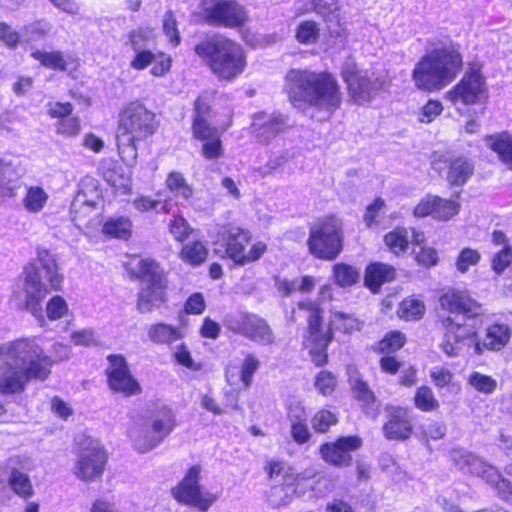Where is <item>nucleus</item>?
I'll return each instance as SVG.
<instances>
[{
	"label": "nucleus",
	"mask_w": 512,
	"mask_h": 512,
	"mask_svg": "<svg viewBox=\"0 0 512 512\" xmlns=\"http://www.w3.org/2000/svg\"><path fill=\"white\" fill-rule=\"evenodd\" d=\"M284 90L295 107L308 104L329 114L342 100L336 79L327 72L291 69L285 76Z\"/></svg>",
	"instance_id": "nucleus-2"
},
{
	"label": "nucleus",
	"mask_w": 512,
	"mask_h": 512,
	"mask_svg": "<svg viewBox=\"0 0 512 512\" xmlns=\"http://www.w3.org/2000/svg\"><path fill=\"white\" fill-rule=\"evenodd\" d=\"M451 458L460 470L485 479L497 491L501 499L512 503V482L504 479L497 469L462 449H454L451 452Z\"/></svg>",
	"instance_id": "nucleus-10"
},
{
	"label": "nucleus",
	"mask_w": 512,
	"mask_h": 512,
	"mask_svg": "<svg viewBox=\"0 0 512 512\" xmlns=\"http://www.w3.org/2000/svg\"><path fill=\"white\" fill-rule=\"evenodd\" d=\"M46 316L51 321L59 320L65 317L69 312L66 300L59 295L51 297L46 303Z\"/></svg>",
	"instance_id": "nucleus-48"
},
{
	"label": "nucleus",
	"mask_w": 512,
	"mask_h": 512,
	"mask_svg": "<svg viewBox=\"0 0 512 512\" xmlns=\"http://www.w3.org/2000/svg\"><path fill=\"white\" fill-rule=\"evenodd\" d=\"M486 143L500 160L512 170V136L502 133L486 137Z\"/></svg>",
	"instance_id": "nucleus-35"
},
{
	"label": "nucleus",
	"mask_w": 512,
	"mask_h": 512,
	"mask_svg": "<svg viewBox=\"0 0 512 512\" xmlns=\"http://www.w3.org/2000/svg\"><path fill=\"white\" fill-rule=\"evenodd\" d=\"M192 129L194 137L201 142L220 136L219 130L215 127H212L208 123L207 119H194Z\"/></svg>",
	"instance_id": "nucleus-53"
},
{
	"label": "nucleus",
	"mask_w": 512,
	"mask_h": 512,
	"mask_svg": "<svg viewBox=\"0 0 512 512\" xmlns=\"http://www.w3.org/2000/svg\"><path fill=\"white\" fill-rule=\"evenodd\" d=\"M404 343L405 336L401 332H390L378 343V350L381 353H393L402 348Z\"/></svg>",
	"instance_id": "nucleus-55"
},
{
	"label": "nucleus",
	"mask_w": 512,
	"mask_h": 512,
	"mask_svg": "<svg viewBox=\"0 0 512 512\" xmlns=\"http://www.w3.org/2000/svg\"><path fill=\"white\" fill-rule=\"evenodd\" d=\"M169 231L176 241L183 242L193 232V228L187 220L180 215H175L169 222Z\"/></svg>",
	"instance_id": "nucleus-50"
},
{
	"label": "nucleus",
	"mask_w": 512,
	"mask_h": 512,
	"mask_svg": "<svg viewBox=\"0 0 512 512\" xmlns=\"http://www.w3.org/2000/svg\"><path fill=\"white\" fill-rule=\"evenodd\" d=\"M166 185L170 192L185 201L190 199L193 194L192 187L179 172H171L166 179Z\"/></svg>",
	"instance_id": "nucleus-40"
},
{
	"label": "nucleus",
	"mask_w": 512,
	"mask_h": 512,
	"mask_svg": "<svg viewBox=\"0 0 512 512\" xmlns=\"http://www.w3.org/2000/svg\"><path fill=\"white\" fill-rule=\"evenodd\" d=\"M69 345L56 342L48 355L41 337H24L0 345V395L24 392L31 380L45 381L55 363L68 360Z\"/></svg>",
	"instance_id": "nucleus-1"
},
{
	"label": "nucleus",
	"mask_w": 512,
	"mask_h": 512,
	"mask_svg": "<svg viewBox=\"0 0 512 512\" xmlns=\"http://www.w3.org/2000/svg\"><path fill=\"white\" fill-rule=\"evenodd\" d=\"M384 435L390 440H406L412 433V426L404 411L394 412L383 427Z\"/></svg>",
	"instance_id": "nucleus-29"
},
{
	"label": "nucleus",
	"mask_w": 512,
	"mask_h": 512,
	"mask_svg": "<svg viewBox=\"0 0 512 512\" xmlns=\"http://www.w3.org/2000/svg\"><path fill=\"white\" fill-rule=\"evenodd\" d=\"M342 77L348 86L351 97L358 104L369 102L374 92L381 86L378 80L371 81L367 73L359 72L355 62L351 59L344 63Z\"/></svg>",
	"instance_id": "nucleus-21"
},
{
	"label": "nucleus",
	"mask_w": 512,
	"mask_h": 512,
	"mask_svg": "<svg viewBox=\"0 0 512 512\" xmlns=\"http://www.w3.org/2000/svg\"><path fill=\"white\" fill-rule=\"evenodd\" d=\"M107 462V454L102 444L91 437H84L73 467L74 475L86 482L100 478Z\"/></svg>",
	"instance_id": "nucleus-13"
},
{
	"label": "nucleus",
	"mask_w": 512,
	"mask_h": 512,
	"mask_svg": "<svg viewBox=\"0 0 512 512\" xmlns=\"http://www.w3.org/2000/svg\"><path fill=\"white\" fill-rule=\"evenodd\" d=\"M424 311L425 305L423 301L410 297L401 302L398 314L405 320H417L423 316Z\"/></svg>",
	"instance_id": "nucleus-44"
},
{
	"label": "nucleus",
	"mask_w": 512,
	"mask_h": 512,
	"mask_svg": "<svg viewBox=\"0 0 512 512\" xmlns=\"http://www.w3.org/2000/svg\"><path fill=\"white\" fill-rule=\"evenodd\" d=\"M175 414L172 409L163 407L157 411L152 420L142 428L130 431L134 448L146 453L157 447L174 429Z\"/></svg>",
	"instance_id": "nucleus-11"
},
{
	"label": "nucleus",
	"mask_w": 512,
	"mask_h": 512,
	"mask_svg": "<svg viewBox=\"0 0 512 512\" xmlns=\"http://www.w3.org/2000/svg\"><path fill=\"white\" fill-rule=\"evenodd\" d=\"M17 177L12 165L0 160V194L2 196L11 195L12 189L10 183Z\"/></svg>",
	"instance_id": "nucleus-57"
},
{
	"label": "nucleus",
	"mask_w": 512,
	"mask_h": 512,
	"mask_svg": "<svg viewBox=\"0 0 512 512\" xmlns=\"http://www.w3.org/2000/svg\"><path fill=\"white\" fill-rule=\"evenodd\" d=\"M460 205L457 201L446 200L437 197V204L435 206L434 218L438 220H448L455 216L459 211Z\"/></svg>",
	"instance_id": "nucleus-52"
},
{
	"label": "nucleus",
	"mask_w": 512,
	"mask_h": 512,
	"mask_svg": "<svg viewBox=\"0 0 512 512\" xmlns=\"http://www.w3.org/2000/svg\"><path fill=\"white\" fill-rule=\"evenodd\" d=\"M359 271L350 265L338 263L333 266L335 282L341 287H348L355 284L359 279Z\"/></svg>",
	"instance_id": "nucleus-43"
},
{
	"label": "nucleus",
	"mask_w": 512,
	"mask_h": 512,
	"mask_svg": "<svg viewBox=\"0 0 512 512\" xmlns=\"http://www.w3.org/2000/svg\"><path fill=\"white\" fill-rule=\"evenodd\" d=\"M88 185L92 187L90 195L81 188L74 197L70 207L71 219L78 227L81 226L86 218L92 217L93 212L96 211L100 202V196L94 180H89Z\"/></svg>",
	"instance_id": "nucleus-25"
},
{
	"label": "nucleus",
	"mask_w": 512,
	"mask_h": 512,
	"mask_svg": "<svg viewBox=\"0 0 512 512\" xmlns=\"http://www.w3.org/2000/svg\"><path fill=\"white\" fill-rule=\"evenodd\" d=\"M205 20L226 28H237L247 21L246 10L235 0H203Z\"/></svg>",
	"instance_id": "nucleus-18"
},
{
	"label": "nucleus",
	"mask_w": 512,
	"mask_h": 512,
	"mask_svg": "<svg viewBox=\"0 0 512 512\" xmlns=\"http://www.w3.org/2000/svg\"><path fill=\"white\" fill-rule=\"evenodd\" d=\"M337 422V415L328 409H320L311 419L312 428L318 433L327 432Z\"/></svg>",
	"instance_id": "nucleus-46"
},
{
	"label": "nucleus",
	"mask_w": 512,
	"mask_h": 512,
	"mask_svg": "<svg viewBox=\"0 0 512 512\" xmlns=\"http://www.w3.org/2000/svg\"><path fill=\"white\" fill-rule=\"evenodd\" d=\"M307 244L314 257L334 260L342 251V221L336 216H326L318 220L310 228Z\"/></svg>",
	"instance_id": "nucleus-8"
},
{
	"label": "nucleus",
	"mask_w": 512,
	"mask_h": 512,
	"mask_svg": "<svg viewBox=\"0 0 512 512\" xmlns=\"http://www.w3.org/2000/svg\"><path fill=\"white\" fill-rule=\"evenodd\" d=\"M179 257L184 263L197 267L206 261L208 248L203 241H190L182 246Z\"/></svg>",
	"instance_id": "nucleus-34"
},
{
	"label": "nucleus",
	"mask_w": 512,
	"mask_h": 512,
	"mask_svg": "<svg viewBox=\"0 0 512 512\" xmlns=\"http://www.w3.org/2000/svg\"><path fill=\"white\" fill-rule=\"evenodd\" d=\"M443 311L450 314H462L466 318H476L482 314V305L473 299L466 290L449 289L439 298Z\"/></svg>",
	"instance_id": "nucleus-24"
},
{
	"label": "nucleus",
	"mask_w": 512,
	"mask_h": 512,
	"mask_svg": "<svg viewBox=\"0 0 512 512\" xmlns=\"http://www.w3.org/2000/svg\"><path fill=\"white\" fill-rule=\"evenodd\" d=\"M105 180L114 188L122 189L124 193L130 191V178L117 170L104 173Z\"/></svg>",
	"instance_id": "nucleus-60"
},
{
	"label": "nucleus",
	"mask_w": 512,
	"mask_h": 512,
	"mask_svg": "<svg viewBox=\"0 0 512 512\" xmlns=\"http://www.w3.org/2000/svg\"><path fill=\"white\" fill-rule=\"evenodd\" d=\"M173 357L179 365L191 371H199L202 368L201 363L193 360L191 352L185 344H179L175 347Z\"/></svg>",
	"instance_id": "nucleus-54"
},
{
	"label": "nucleus",
	"mask_w": 512,
	"mask_h": 512,
	"mask_svg": "<svg viewBox=\"0 0 512 512\" xmlns=\"http://www.w3.org/2000/svg\"><path fill=\"white\" fill-rule=\"evenodd\" d=\"M132 229V221L126 216L109 217L102 225L104 236L125 241L131 237Z\"/></svg>",
	"instance_id": "nucleus-32"
},
{
	"label": "nucleus",
	"mask_w": 512,
	"mask_h": 512,
	"mask_svg": "<svg viewBox=\"0 0 512 512\" xmlns=\"http://www.w3.org/2000/svg\"><path fill=\"white\" fill-rule=\"evenodd\" d=\"M463 57L455 44L443 46L423 56L415 65L412 79L422 91H439L461 72Z\"/></svg>",
	"instance_id": "nucleus-5"
},
{
	"label": "nucleus",
	"mask_w": 512,
	"mask_h": 512,
	"mask_svg": "<svg viewBox=\"0 0 512 512\" xmlns=\"http://www.w3.org/2000/svg\"><path fill=\"white\" fill-rule=\"evenodd\" d=\"M431 381L437 388H445L453 384V372L444 366H435L429 372Z\"/></svg>",
	"instance_id": "nucleus-56"
},
{
	"label": "nucleus",
	"mask_w": 512,
	"mask_h": 512,
	"mask_svg": "<svg viewBox=\"0 0 512 512\" xmlns=\"http://www.w3.org/2000/svg\"><path fill=\"white\" fill-rule=\"evenodd\" d=\"M395 277V269L384 263H373L369 265L365 273V284L376 293L382 284L390 282Z\"/></svg>",
	"instance_id": "nucleus-31"
},
{
	"label": "nucleus",
	"mask_w": 512,
	"mask_h": 512,
	"mask_svg": "<svg viewBox=\"0 0 512 512\" xmlns=\"http://www.w3.org/2000/svg\"><path fill=\"white\" fill-rule=\"evenodd\" d=\"M133 206L140 212L156 210L157 212L170 213L172 211L170 201L154 200L145 196L135 199L133 201Z\"/></svg>",
	"instance_id": "nucleus-47"
},
{
	"label": "nucleus",
	"mask_w": 512,
	"mask_h": 512,
	"mask_svg": "<svg viewBox=\"0 0 512 512\" xmlns=\"http://www.w3.org/2000/svg\"><path fill=\"white\" fill-rule=\"evenodd\" d=\"M481 259V255L478 250L472 248H463L455 262V266L458 272L464 274L468 272L470 267L476 266Z\"/></svg>",
	"instance_id": "nucleus-49"
},
{
	"label": "nucleus",
	"mask_w": 512,
	"mask_h": 512,
	"mask_svg": "<svg viewBox=\"0 0 512 512\" xmlns=\"http://www.w3.org/2000/svg\"><path fill=\"white\" fill-rule=\"evenodd\" d=\"M288 126L287 119L281 114H256L252 122L255 136L263 142H268Z\"/></svg>",
	"instance_id": "nucleus-26"
},
{
	"label": "nucleus",
	"mask_w": 512,
	"mask_h": 512,
	"mask_svg": "<svg viewBox=\"0 0 512 512\" xmlns=\"http://www.w3.org/2000/svg\"><path fill=\"white\" fill-rule=\"evenodd\" d=\"M143 39V34H131V45L135 53L133 59L130 61L131 68L135 70H144L148 66H152L150 73L155 77H162L166 75L172 65V59L169 55L162 52H152L145 49L140 45Z\"/></svg>",
	"instance_id": "nucleus-19"
},
{
	"label": "nucleus",
	"mask_w": 512,
	"mask_h": 512,
	"mask_svg": "<svg viewBox=\"0 0 512 512\" xmlns=\"http://www.w3.org/2000/svg\"><path fill=\"white\" fill-rule=\"evenodd\" d=\"M467 384L475 391L485 395L493 394L498 386L496 379L478 371H473L468 375Z\"/></svg>",
	"instance_id": "nucleus-37"
},
{
	"label": "nucleus",
	"mask_w": 512,
	"mask_h": 512,
	"mask_svg": "<svg viewBox=\"0 0 512 512\" xmlns=\"http://www.w3.org/2000/svg\"><path fill=\"white\" fill-rule=\"evenodd\" d=\"M291 424V436L297 444H305L309 441L311 433L306 421H298Z\"/></svg>",
	"instance_id": "nucleus-64"
},
{
	"label": "nucleus",
	"mask_w": 512,
	"mask_h": 512,
	"mask_svg": "<svg viewBox=\"0 0 512 512\" xmlns=\"http://www.w3.org/2000/svg\"><path fill=\"white\" fill-rule=\"evenodd\" d=\"M217 239L221 247L224 248V256L241 266L258 260L267 250V245L258 241L246 251V247L251 241L250 232L230 224L220 227Z\"/></svg>",
	"instance_id": "nucleus-9"
},
{
	"label": "nucleus",
	"mask_w": 512,
	"mask_h": 512,
	"mask_svg": "<svg viewBox=\"0 0 512 512\" xmlns=\"http://www.w3.org/2000/svg\"><path fill=\"white\" fill-rule=\"evenodd\" d=\"M148 339L156 345H170L184 337V332L180 327L172 326L166 323L151 324L147 330Z\"/></svg>",
	"instance_id": "nucleus-30"
},
{
	"label": "nucleus",
	"mask_w": 512,
	"mask_h": 512,
	"mask_svg": "<svg viewBox=\"0 0 512 512\" xmlns=\"http://www.w3.org/2000/svg\"><path fill=\"white\" fill-rule=\"evenodd\" d=\"M48 201L49 194L42 186L31 185L26 187L22 206L28 213L38 214L46 207Z\"/></svg>",
	"instance_id": "nucleus-33"
},
{
	"label": "nucleus",
	"mask_w": 512,
	"mask_h": 512,
	"mask_svg": "<svg viewBox=\"0 0 512 512\" xmlns=\"http://www.w3.org/2000/svg\"><path fill=\"white\" fill-rule=\"evenodd\" d=\"M314 386L320 394L330 395L337 386V378L332 372L322 370L316 375Z\"/></svg>",
	"instance_id": "nucleus-51"
},
{
	"label": "nucleus",
	"mask_w": 512,
	"mask_h": 512,
	"mask_svg": "<svg viewBox=\"0 0 512 512\" xmlns=\"http://www.w3.org/2000/svg\"><path fill=\"white\" fill-rule=\"evenodd\" d=\"M224 326L230 331L262 345L271 344L274 340L268 324L255 314L237 313L227 315L224 319Z\"/></svg>",
	"instance_id": "nucleus-17"
},
{
	"label": "nucleus",
	"mask_w": 512,
	"mask_h": 512,
	"mask_svg": "<svg viewBox=\"0 0 512 512\" xmlns=\"http://www.w3.org/2000/svg\"><path fill=\"white\" fill-rule=\"evenodd\" d=\"M331 324L335 329L348 334L360 331L363 326V322L358 318L344 312H335Z\"/></svg>",
	"instance_id": "nucleus-42"
},
{
	"label": "nucleus",
	"mask_w": 512,
	"mask_h": 512,
	"mask_svg": "<svg viewBox=\"0 0 512 512\" xmlns=\"http://www.w3.org/2000/svg\"><path fill=\"white\" fill-rule=\"evenodd\" d=\"M384 241L393 254L400 255L408 249V231L405 228H395L385 235Z\"/></svg>",
	"instance_id": "nucleus-38"
},
{
	"label": "nucleus",
	"mask_w": 512,
	"mask_h": 512,
	"mask_svg": "<svg viewBox=\"0 0 512 512\" xmlns=\"http://www.w3.org/2000/svg\"><path fill=\"white\" fill-rule=\"evenodd\" d=\"M71 342L76 346H90L97 343L96 333L93 329H82L71 334Z\"/></svg>",
	"instance_id": "nucleus-62"
},
{
	"label": "nucleus",
	"mask_w": 512,
	"mask_h": 512,
	"mask_svg": "<svg viewBox=\"0 0 512 512\" xmlns=\"http://www.w3.org/2000/svg\"><path fill=\"white\" fill-rule=\"evenodd\" d=\"M414 405L423 412H432L439 408V402L433 390L428 386H421L416 390Z\"/></svg>",
	"instance_id": "nucleus-41"
},
{
	"label": "nucleus",
	"mask_w": 512,
	"mask_h": 512,
	"mask_svg": "<svg viewBox=\"0 0 512 512\" xmlns=\"http://www.w3.org/2000/svg\"><path fill=\"white\" fill-rule=\"evenodd\" d=\"M512 262V248L511 246L503 247L493 258L492 268L500 274L502 273Z\"/></svg>",
	"instance_id": "nucleus-59"
},
{
	"label": "nucleus",
	"mask_w": 512,
	"mask_h": 512,
	"mask_svg": "<svg viewBox=\"0 0 512 512\" xmlns=\"http://www.w3.org/2000/svg\"><path fill=\"white\" fill-rule=\"evenodd\" d=\"M156 114L139 101L128 103L119 113L116 145L121 160L130 167L137 163L140 144L157 132Z\"/></svg>",
	"instance_id": "nucleus-3"
},
{
	"label": "nucleus",
	"mask_w": 512,
	"mask_h": 512,
	"mask_svg": "<svg viewBox=\"0 0 512 512\" xmlns=\"http://www.w3.org/2000/svg\"><path fill=\"white\" fill-rule=\"evenodd\" d=\"M443 111V106L440 101L429 100L419 111L418 121L421 123L429 124L439 116Z\"/></svg>",
	"instance_id": "nucleus-58"
},
{
	"label": "nucleus",
	"mask_w": 512,
	"mask_h": 512,
	"mask_svg": "<svg viewBox=\"0 0 512 512\" xmlns=\"http://www.w3.org/2000/svg\"><path fill=\"white\" fill-rule=\"evenodd\" d=\"M31 55L47 68L59 71L67 69V62L60 52H42L37 50L32 52Z\"/></svg>",
	"instance_id": "nucleus-45"
},
{
	"label": "nucleus",
	"mask_w": 512,
	"mask_h": 512,
	"mask_svg": "<svg viewBox=\"0 0 512 512\" xmlns=\"http://www.w3.org/2000/svg\"><path fill=\"white\" fill-rule=\"evenodd\" d=\"M109 368L107 378L109 387L126 396L138 394L141 391L139 383L131 375L125 358L121 355L108 357Z\"/></svg>",
	"instance_id": "nucleus-22"
},
{
	"label": "nucleus",
	"mask_w": 512,
	"mask_h": 512,
	"mask_svg": "<svg viewBox=\"0 0 512 512\" xmlns=\"http://www.w3.org/2000/svg\"><path fill=\"white\" fill-rule=\"evenodd\" d=\"M299 308L306 310L308 315V328L304 335L303 347L308 351L311 361L316 366H323L327 363V348L332 335L325 330L321 323L319 306L312 302H301Z\"/></svg>",
	"instance_id": "nucleus-12"
},
{
	"label": "nucleus",
	"mask_w": 512,
	"mask_h": 512,
	"mask_svg": "<svg viewBox=\"0 0 512 512\" xmlns=\"http://www.w3.org/2000/svg\"><path fill=\"white\" fill-rule=\"evenodd\" d=\"M202 155L206 159H217L223 154L222 144L219 137L202 142Z\"/></svg>",
	"instance_id": "nucleus-63"
},
{
	"label": "nucleus",
	"mask_w": 512,
	"mask_h": 512,
	"mask_svg": "<svg viewBox=\"0 0 512 512\" xmlns=\"http://www.w3.org/2000/svg\"><path fill=\"white\" fill-rule=\"evenodd\" d=\"M80 127V121L77 117L63 118L57 124V132L72 137L79 134Z\"/></svg>",
	"instance_id": "nucleus-61"
},
{
	"label": "nucleus",
	"mask_w": 512,
	"mask_h": 512,
	"mask_svg": "<svg viewBox=\"0 0 512 512\" xmlns=\"http://www.w3.org/2000/svg\"><path fill=\"white\" fill-rule=\"evenodd\" d=\"M363 441L357 435L342 436L332 442L323 443L319 452L328 464L343 468L352 464V453L362 447Z\"/></svg>",
	"instance_id": "nucleus-20"
},
{
	"label": "nucleus",
	"mask_w": 512,
	"mask_h": 512,
	"mask_svg": "<svg viewBox=\"0 0 512 512\" xmlns=\"http://www.w3.org/2000/svg\"><path fill=\"white\" fill-rule=\"evenodd\" d=\"M260 368V360L251 353H247L239 367L228 366L225 371L226 381L231 386H236L239 383L245 389L249 388L253 382V376Z\"/></svg>",
	"instance_id": "nucleus-27"
},
{
	"label": "nucleus",
	"mask_w": 512,
	"mask_h": 512,
	"mask_svg": "<svg viewBox=\"0 0 512 512\" xmlns=\"http://www.w3.org/2000/svg\"><path fill=\"white\" fill-rule=\"evenodd\" d=\"M277 289L288 296L293 292H310L315 287V280L312 276H304L300 279H278L276 282Z\"/></svg>",
	"instance_id": "nucleus-36"
},
{
	"label": "nucleus",
	"mask_w": 512,
	"mask_h": 512,
	"mask_svg": "<svg viewBox=\"0 0 512 512\" xmlns=\"http://www.w3.org/2000/svg\"><path fill=\"white\" fill-rule=\"evenodd\" d=\"M9 485L14 493L21 498L27 499L34 494L33 486L28 475L19 470H12L9 477Z\"/></svg>",
	"instance_id": "nucleus-39"
},
{
	"label": "nucleus",
	"mask_w": 512,
	"mask_h": 512,
	"mask_svg": "<svg viewBox=\"0 0 512 512\" xmlns=\"http://www.w3.org/2000/svg\"><path fill=\"white\" fill-rule=\"evenodd\" d=\"M125 268L132 276L147 282L138 299V308L142 313L151 311L163 302L165 284L162 270L154 260L133 256L125 263Z\"/></svg>",
	"instance_id": "nucleus-7"
},
{
	"label": "nucleus",
	"mask_w": 512,
	"mask_h": 512,
	"mask_svg": "<svg viewBox=\"0 0 512 512\" xmlns=\"http://www.w3.org/2000/svg\"><path fill=\"white\" fill-rule=\"evenodd\" d=\"M349 382L355 397L363 402V406L367 415L375 418L379 413V406L376 404L374 393L369 389L368 385L356 374L349 372Z\"/></svg>",
	"instance_id": "nucleus-28"
},
{
	"label": "nucleus",
	"mask_w": 512,
	"mask_h": 512,
	"mask_svg": "<svg viewBox=\"0 0 512 512\" xmlns=\"http://www.w3.org/2000/svg\"><path fill=\"white\" fill-rule=\"evenodd\" d=\"M432 168L441 173L448 167L447 180L453 185H463L473 173L472 163L465 157L453 158L450 153L435 152L431 158Z\"/></svg>",
	"instance_id": "nucleus-23"
},
{
	"label": "nucleus",
	"mask_w": 512,
	"mask_h": 512,
	"mask_svg": "<svg viewBox=\"0 0 512 512\" xmlns=\"http://www.w3.org/2000/svg\"><path fill=\"white\" fill-rule=\"evenodd\" d=\"M201 468L192 466L185 477L172 489L173 497L181 504L207 511L216 501L217 496L199 485Z\"/></svg>",
	"instance_id": "nucleus-16"
},
{
	"label": "nucleus",
	"mask_w": 512,
	"mask_h": 512,
	"mask_svg": "<svg viewBox=\"0 0 512 512\" xmlns=\"http://www.w3.org/2000/svg\"><path fill=\"white\" fill-rule=\"evenodd\" d=\"M444 335L440 347L449 357H457L468 353L471 349L475 354H481L483 348L500 351L511 338V329L506 324H493L486 329L484 339L478 340L475 327L456 322L451 316L442 320Z\"/></svg>",
	"instance_id": "nucleus-4"
},
{
	"label": "nucleus",
	"mask_w": 512,
	"mask_h": 512,
	"mask_svg": "<svg viewBox=\"0 0 512 512\" xmlns=\"http://www.w3.org/2000/svg\"><path fill=\"white\" fill-rule=\"evenodd\" d=\"M47 294L48 290L41 281L37 267L27 266L24 270L22 287L14 292L18 306L30 312L40 322H44L42 301Z\"/></svg>",
	"instance_id": "nucleus-15"
},
{
	"label": "nucleus",
	"mask_w": 512,
	"mask_h": 512,
	"mask_svg": "<svg viewBox=\"0 0 512 512\" xmlns=\"http://www.w3.org/2000/svg\"><path fill=\"white\" fill-rule=\"evenodd\" d=\"M446 99L452 104L465 106L482 104L488 98V88L480 67L473 64L460 82L446 93Z\"/></svg>",
	"instance_id": "nucleus-14"
},
{
	"label": "nucleus",
	"mask_w": 512,
	"mask_h": 512,
	"mask_svg": "<svg viewBox=\"0 0 512 512\" xmlns=\"http://www.w3.org/2000/svg\"><path fill=\"white\" fill-rule=\"evenodd\" d=\"M195 53L220 80L236 79L247 66L243 47L226 38L207 39L195 46Z\"/></svg>",
	"instance_id": "nucleus-6"
}]
</instances>
